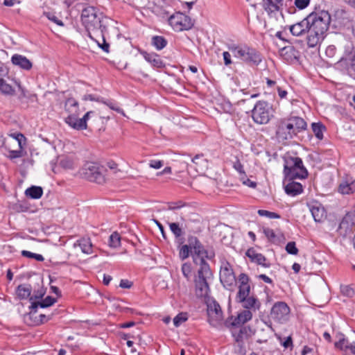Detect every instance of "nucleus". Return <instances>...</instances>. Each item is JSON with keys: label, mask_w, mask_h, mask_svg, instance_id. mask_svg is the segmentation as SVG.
Listing matches in <instances>:
<instances>
[{"label": "nucleus", "mask_w": 355, "mask_h": 355, "mask_svg": "<svg viewBox=\"0 0 355 355\" xmlns=\"http://www.w3.org/2000/svg\"><path fill=\"white\" fill-rule=\"evenodd\" d=\"M132 286V283L128 279H121L119 286L123 288H130Z\"/></svg>", "instance_id": "62"}, {"label": "nucleus", "mask_w": 355, "mask_h": 355, "mask_svg": "<svg viewBox=\"0 0 355 355\" xmlns=\"http://www.w3.org/2000/svg\"><path fill=\"white\" fill-rule=\"evenodd\" d=\"M32 287L30 284H20L17 288V295L21 300L27 299L31 297Z\"/></svg>", "instance_id": "30"}, {"label": "nucleus", "mask_w": 355, "mask_h": 355, "mask_svg": "<svg viewBox=\"0 0 355 355\" xmlns=\"http://www.w3.org/2000/svg\"><path fill=\"white\" fill-rule=\"evenodd\" d=\"M310 3V0H295V6L300 9H304L306 8Z\"/></svg>", "instance_id": "53"}, {"label": "nucleus", "mask_w": 355, "mask_h": 355, "mask_svg": "<svg viewBox=\"0 0 355 355\" xmlns=\"http://www.w3.org/2000/svg\"><path fill=\"white\" fill-rule=\"evenodd\" d=\"M85 178L90 182L103 184L105 182V173L106 170L97 164L92 163L85 168Z\"/></svg>", "instance_id": "10"}, {"label": "nucleus", "mask_w": 355, "mask_h": 355, "mask_svg": "<svg viewBox=\"0 0 355 355\" xmlns=\"http://www.w3.org/2000/svg\"><path fill=\"white\" fill-rule=\"evenodd\" d=\"M11 61L14 65L24 70H30L33 67L32 62L26 57L19 54H14L11 58Z\"/></svg>", "instance_id": "22"}, {"label": "nucleus", "mask_w": 355, "mask_h": 355, "mask_svg": "<svg viewBox=\"0 0 355 355\" xmlns=\"http://www.w3.org/2000/svg\"><path fill=\"white\" fill-rule=\"evenodd\" d=\"M281 56L287 62H293L299 58L300 53L293 46H287L280 51Z\"/></svg>", "instance_id": "20"}, {"label": "nucleus", "mask_w": 355, "mask_h": 355, "mask_svg": "<svg viewBox=\"0 0 355 355\" xmlns=\"http://www.w3.org/2000/svg\"><path fill=\"white\" fill-rule=\"evenodd\" d=\"M0 92L4 95L12 96L15 94V89L4 79L0 78Z\"/></svg>", "instance_id": "35"}, {"label": "nucleus", "mask_w": 355, "mask_h": 355, "mask_svg": "<svg viewBox=\"0 0 355 355\" xmlns=\"http://www.w3.org/2000/svg\"><path fill=\"white\" fill-rule=\"evenodd\" d=\"M45 15L46 16V17L49 19L55 22L56 24L61 26H62L64 25L63 22L61 20L58 19V18L56 16H55L53 14L48 12V13H45Z\"/></svg>", "instance_id": "54"}, {"label": "nucleus", "mask_w": 355, "mask_h": 355, "mask_svg": "<svg viewBox=\"0 0 355 355\" xmlns=\"http://www.w3.org/2000/svg\"><path fill=\"white\" fill-rule=\"evenodd\" d=\"M187 320V313H180L173 319V323L175 327H179L182 322Z\"/></svg>", "instance_id": "46"}, {"label": "nucleus", "mask_w": 355, "mask_h": 355, "mask_svg": "<svg viewBox=\"0 0 355 355\" xmlns=\"http://www.w3.org/2000/svg\"><path fill=\"white\" fill-rule=\"evenodd\" d=\"M220 281L225 288L234 291L237 279L235 277L232 266L228 261L222 262L220 270Z\"/></svg>", "instance_id": "8"}, {"label": "nucleus", "mask_w": 355, "mask_h": 355, "mask_svg": "<svg viewBox=\"0 0 355 355\" xmlns=\"http://www.w3.org/2000/svg\"><path fill=\"white\" fill-rule=\"evenodd\" d=\"M250 331V328L246 326L242 327L239 331L232 332V336L236 343H242L245 338L248 336V333Z\"/></svg>", "instance_id": "31"}, {"label": "nucleus", "mask_w": 355, "mask_h": 355, "mask_svg": "<svg viewBox=\"0 0 355 355\" xmlns=\"http://www.w3.org/2000/svg\"><path fill=\"white\" fill-rule=\"evenodd\" d=\"M182 272L187 279H189L191 273V266L189 263H184L182 265Z\"/></svg>", "instance_id": "48"}, {"label": "nucleus", "mask_w": 355, "mask_h": 355, "mask_svg": "<svg viewBox=\"0 0 355 355\" xmlns=\"http://www.w3.org/2000/svg\"><path fill=\"white\" fill-rule=\"evenodd\" d=\"M101 36L103 38V43L101 44L98 42V46L106 53L109 52L110 44L105 42L104 33H101Z\"/></svg>", "instance_id": "59"}, {"label": "nucleus", "mask_w": 355, "mask_h": 355, "mask_svg": "<svg viewBox=\"0 0 355 355\" xmlns=\"http://www.w3.org/2000/svg\"><path fill=\"white\" fill-rule=\"evenodd\" d=\"M207 311L209 323L214 327H218L223 320V314L219 304L213 298L207 301Z\"/></svg>", "instance_id": "9"}, {"label": "nucleus", "mask_w": 355, "mask_h": 355, "mask_svg": "<svg viewBox=\"0 0 355 355\" xmlns=\"http://www.w3.org/2000/svg\"><path fill=\"white\" fill-rule=\"evenodd\" d=\"M290 308L284 302H277L272 306L270 317L279 323H284L289 319Z\"/></svg>", "instance_id": "11"}, {"label": "nucleus", "mask_w": 355, "mask_h": 355, "mask_svg": "<svg viewBox=\"0 0 355 355\" xmlns=\"http://www.w3.org/2000/svg\"><path fill=\"white\" fill-rule=\"evenodd\" d=\"M109 245L110 247L116 248L121 245V236L117 232L112 233L109 239Z\"/></svg>", "instance_id": "38"}, {"label": "nucleus", "mask_w": 355, "mask_h": 355, "mask_svg": "<svg viewBox=\"0 0 355 355\" xmlns=\"http://www.w3.org/2000/svg\"><path fill=\"white\" fill-rule=\"evenodd\" d=\"M83 99L84 101H97V102H104L103 98L101 96H96L93 94H86L83 96Z\"/></svg>", "instance_id": "52"}, {"label": "nucleus", "mask_w": 355, "mask_h": 355, "mask_svg": "<svg viewBox=\"0 0 355 355\" xmlns=\"http://www.w3.org/2000/svg\"><path fill=\"white\" fill-rule=\"evenodd\" d=\"M22 156L21 150H10L9 152L8 157L10 159H15L21 157Z\"/></svg>", "instance_id": "61"}, {"label": "nucleus", "mask_w": 355, "mask_h": 355, "mask_svg": "<svg viewBox=\"0 0 355 355\" xmlns=\"http://www.w3.org/2000/svg\"><path fill=\"white\" fill-rule=\"evenodd\" d=\"M81 21L88 32L89 37L92 40L94 38L92 32L103 33L107 31L106 26L103 24L102 13L98 12L93 6L87 7L82 10Z\"/></svg>", "instance_id": "3"}, {"label": "nucleus", "mask_w": 355, "mask_h": 355, "mask_svg": "<svg viewBox=\"0 0 355 355\" xmlns=\"http://www.w3.org/2000/svg\"><path fill=\"white\" fill-rule=\"evenodd\" d=\"M188 245L191 250L193 249L194 246H196L200 243V241L196 236H190L188 239Z\"/></svg>", "instance_id": "58"}, {"label": "nucleus", "mask_w": 355, "mask_h": 355, "mask_svg": "<svg viewBox=\"0 0 355 355\" xmlns=\"http://www.w3.org/2000/svg\"><path fill=\"white\" fill-rule=\"evenodd\" d=\"M78 246L80 248L81 251L85 254H89L93 252V245L89 238L83 237L76 241L73 243V247L76 248Z\"/></svg>", "instance_id": "26"}, {"label": "nucleus", "mask_w": 355, "mask_h": 355, "mask_svg": "<svg viewBox=\"0 0 355 355\" xmlns=\"http://www.w3.org/2000/svg\"><path fill=\"white\" fill-rule=\"evenodd\" d=\"M25 194L32 199H39L43 194V189L41 187L31 186L25 191Z\"/></svg>", "instance_id": "32"}, {"label": "nucleus", "mask_w": 355, "mask_h": 355, "mask_svg": "<svg viewBox=\"0 0 355 355\" xmlns=\"http://www.w3.org/2000/svg\"><path fill=\"white\" fill-rule=\"evenodd\" d=\"M233 166L241 175H245L243 166L239 159H236V162H234Z\"/></svg>", "instance_id": "55"}, {"label": "nucleus", "mask_w": 355, "mask_h": 355, "mask_svg": "<svg viewBox=\"0 0 355 355\" xmlns=\"http://www.w3.org/2000/svg\"><path fill=\"white\" fill-rule=\"evenodd\" d=\"M252 313L250 310H243L234 318V320L231 322V326L236 327L248 322L252 319Z\"/></svg>", "instance_id": "25"}, {"label": "nucleus", "mask_w": 355, "mask_h": 355, "mask_svg": "<svg viewBox=\"0 0 355 355\" xmlns=\"http://www.w3.org/2000/svg\"><path fill=\"white\" fill-rule=\"evenodd\" d=\"M291 33L295 36H300L306 31L309 34V24L307 17L300 22L296 23L290 26Z\"/></svg>", "instance_id": "19"}, {"label": "nucleus", "mask_w": 355, "mask_h": 355, "mask_svg": "<svg viewBox=\"0 0 355 355\" xmlns=\"http://www.w3.org/2000/svg\"><path fill=\"white\" fill-rule=\"evenodd\" d=\"M228 49L235 58L249 64L258 66L262 61V55L257 49L248 46H241L234 44H229Z\"/></svg>", "instance_id": "5"}, {"label": "nucleus", "mask_w": 355, "mask_h": 355, "mask_svg": "<svg viewBox=\"0 0 355 355\" xmlns=\"http://www.w3.org/2000/svg\"><path fill=\"white\" fill-rule=\"evenodd\" d=\"M224 63L226 66H229L232 63V61L231 60V55L228 51H224L223 53Z\"/></svg>", "instance_id": "60"}, {"label": "nucleus", "mask_w": 355, "mask_h": 355, "mask_svg": "<svg viewBox=\"0 0 355 355\" xmlns=\"http://www.w3.org/2000/svg\"><path fill=\"white\" fill-rule=\"evenodd\" d=\"M311 127L315 137L319 140H322L323 139V132L326 130L325 126L322 123H313Z\"/></svg>", "instance_id": "34"}, {"label": "nucleus", "mask_w": 355, "mask_h": 355, "mask_svg": "<svg viewBox=\"0 0 355 355\" xmlns=\"http://www.w3.org/2000/svg\"><path fill=\"white\" fill-rule=\"evenodd\" d=\"M278 95L280 97V98H284L287 96V92L284 89H283L281 87H277Z\"/></svg>", "instance_id": "63"}, {"label": "nucleus", "mask_w": 355, "mask_h": 355, "mask_svg": "<svg viewBox=\"0 0 355 355\" xmlns=\"http://www.w3.org/2000/svg\"><path fill=\"white\" fill-rule=\"evenodd\" d=\"M149 165L151 168L158 169L164 165V162L163 161L153 159L150 160Z\"/></svg>", "instance_id": "57"}, {"label": "nucleus", "mask_w": 355, "mask_h": 355, "mask_svg": "<svg viewBox=\"0 0 355 355\" xmlns=\"http://www.w3.org/2000/svg\"><path fill=\"white\" fill-rule=\"evenodd\" d=\"M245 255L252 262H254L259 265H261L265 268H269L270 266V263H267L266 257L261 253L257 252L256 250L252 248L248 249L246 251Z\"/></svg>", "instance_id": "18"}, {"label": "nucleus", "mask_w": 355, "mask_h": 355, "mask_svg": "<svg viewBox=\"0 0 355 355\" xmlns=\"http://www.w3.org/2000/svg\"><path fill=\"white\" fill-rule=\"evenodd\" d=\"M21 255L24 257L35 259L38 261H43L44 259L42 254L33 253L27 250H22Z\"/></svg>", "instance_id": "43"}, {"label": "nucleus", "mask_w": 355, "mask_h": 355, "mask_svg": "<svg viewBox=\"0 0 355 355\" xmlns=\"http://www.w3.org/2000/svg\"><path fill=\"white\" fill-rule=\"evenodd\" d=\"M310 211L315 222L320 223L326 218L325 209L320 205H313L310 208Z\"/></svg>", "instance_id": "28"}, {"label": "nucleus", "mask_w": 355, "mask_h": 355, "mask_svg": "<svg viewBox=\"0 0 355 355\" xmlns=\"http://www.w3.org/2000/svg\"><path fill=\"white\" fill-rule=\"evenodd\" d=\"M168 22L175 31L189 30L193 26L191 18L180 12L171 15Z\"/></svg>", "instance_id": "12"}, {"label": "nucleus", "mask_w": 355, "mask_h": 355, "mask_svg": "<svg viewBox=\"0 0 355 355\" xmlns=\"http://www.w3.org/2000/svg\"><path fill=\"white\" fill-rule=\"evenodd\" d=\"M190 252H191V249L189 245H182L181 247V248L180 250V252H179L180 257L182 259H185L188 258L189 256Z\"/></svg>", "instance_id": "50"}, {"label": "nucleus", "mask_w": 355, "mask_h": 355, "mask_svg": "<svg viewBox=\"0 0 355 355\" xmlns=\"http://www.w3.org/2000/svg\"><path fill=\"white\" fill-rule=\"evenodd\" d=\"M57 302L56 298L51 296H47L44 299H42L41 301L33 302L30 306V317H33L37 312V308L40 307L42 309L49 307L54 304Z\"/></svg>", "instance_id": "16"}, {"label": "nucleus", "mask_w": 355, "mask_h": 355, "mask_svg": "<svg viewBox=\"0 0 355 355\" xmlns=\"http://www.w3.org/2000/svg\"><path fill=\"white\" fill-rule=\"evenodd\" d=\"M169 227L172 233L175 235L176 238H179L183 235V231L182 228L180 227L179 223H169Z\"/></svg>", "instance_id": "40"}, {"label": "nucleus", "mask_w": 355, "mask_h": 355, "mask_svg": "<svg viewBox=\"0 0 355 355\" xmlns=\"http://www.w3.org/2000/svg\"><path fill=\"white\" fill-rule=\"evenodd\" d=\"M151 44L157 50L159 51L166 46L168 42L163 36L155 35L152 37Z\"/></svg>", "instance_id": "33"}, {"label": "nucleus", "mask_w": 355, "mask_h": 355, "mask_svg": "<svg viewBox=\"0 0 355 355\" xmlns=\"http://www.w3.org/2000/svg\"><path fill=\"white\" fill-rule=\"evenodd\" d=\"M36 314H35L33 318H35V324L36 325H39V324H44L46 322H48L49 320L51 319V316L52 315H46V314H40L38 315V317L37 315H35ZM32 318V317H31Z\"/></svg>", "instance_id": "41"}, {"label": "nucleus", "mask_w": 355, "mask_h": 355, "mask_svg": "<svg viewBox=\"0 0 355 355\" xmlns=\"http://www.w3.org/2000/svg\"><path fill=\"white\" fill-rule=\"evenodd\" d=\"M285 348H288L293 346V340L291 336L286 338V339L282 343Z\"/></svg>", "instance_id": "64"}, {"label": "nucleus", "mask_w": 355, "mask_h": 355, "mask_svg": "<svg viewBox=\"0 0 355 355\" xmlns=\"http://www.w3.org/2000/svg\"><path fill=\"white\" fill-rule=\"evenodd\" d=\"M238 302L242 304V306L246 310L252 309L253 311L258 310L260 307V302L258 299L254 296L244 297V300L240 298L236 300Z\"/></svg>", "instance_id": "21"}, {"label": "nucleus", "mask_w": 355, "mask_h": 355, "mask_svg": "<svg viewBox=\"0 0 355 355\" xmlns=\"http://www.w3.org/2000/svg\"><path fill=\"white\" fill-rule=\"evenodd\" d=\"M202 266L199 267L195 277L196 295L200 297H206L209 291L208 281L212 279L213 274L209 263L201 261Z\"/></svg>", "instance_id": "6"}, {"label": "nucleus", "mask_w": 355, "mask_h": 355, "mask_svg": "<svg viewBox=\"0 0 355 355\" xmlns=\"http://www.w3.org/2000/svg\"><path fill=\"white\" fill-rule=\"evenodd\" d=\"M94 114V111L87 112L83 118L78 119L74 114H70L65 119V122L72 128L78 130H85L87 128V122L92 115Z\"/></svg>", "instance_id": "14"}, {"label": "nucleus", "mask_w": 355, "mask_h": 355, "mask_svg": "<svg viewBox=\"0 0 355 355\" xmlns=\"http://www.w3.org/2000/svg\"><path fill=\"white\" fill-rule=\"evenodd\" d=\"M284 187L286 193L291 196H295L297 195L300 194L303 191L302 185L296 182L293 180H290Z\"/></svg>", "instance_id": "27"}, {"label": "nucleus", "mask_w": 355, "mask_h": 355, "mask_svg": "<svg viewBox=\"0 0 355 355\" xmlns=\"http://www.w3.org/2000/svg\"><path fill=\"white\" fill-rule=\"evenodd\" d=\"M307 128V123L302 117L289 116L278 119L275 124V136L279 142L291 140Z\"/></svg>", "instance_id": "2"}, {"label": "nucleus", "mask_w": 355, "mask_h": 355, "mask_svg": "<svg viewBox=\"0 0 355 355\" xmlns=\"http://www.w3.org/2000/svg\"><path fill=\"white\" fill-rule=\"evenodd\" d=\"M263 232L270 241H275L276 239V234L273 230L268 227H265L263 229Z\"/></svg>", "instance_id": "51"}, {"label": "nucleus", "mask_w": 355, "mask_h": 355, "mask_svg": "<svg viewBox=\"0 0 355 355\" xmlns=\"http://www.w3.org/2000/svg\"><path fill=\"white\" fill-rule=\"evenodd\" d=\"M193 254V261L196 266L201 267V261L205 263H208L205 258L211 260L215 257V252L213 250H205L203 245L200 242L196 246H194Z\"/></svg>", "instance_id": "13"}, {"label": "nucleus", "mask_w": 355, "mask_h": 355, "mask_svg": "<svg viewBox=\"0 0 355 355\" xmlns=\"http://www.w3.org/2000/svg\"><path fill=\"white\" fill-rule=\"evenodd\" d=\"M193 164L196 167V170L202 169L206 165V159L204 158L203 154H198L191 159Z\"/></svg>", "instance_id": "36"}, {"label": "nucleus", "mask_w": 355, "mask_h": 355, "mask_svg": "<svg viewBox=\"0 0 355 355\" xmlns=\"http://www.w3.org/2000/svg\"><path fill=\"white\" fill-rule=\"evenodd\" d=\"M307 18L309 24V34L306 38L307 44L313 48L324 39L331 21V16L328 11L321 10L311 13Z\"/></svg>", "instance_id": "1"}, {"label": "nucleus", "mask_w": 355, "mask_h": 355, "mask_svg": "<svg viewBox=\"0 0 355 355\" xmlns=\"http://www.w3.org/2000/svg\"><path fill=\"white\" fill-rule=\"evenodd\" d=\"M353 225V222L350 215H346L342 219L338 230H342L345 229V233H347L348 230H352V227Z\"/></svg>", "instance_id": "37"}, {"label": "nucleus", "mask_w": 355, "mask_h": 355, "mask_svg": "<svg viewBox=\"0 0 355 355\" xmlns=\"http://www.w3.org/2000/svg\"><path fill=\"white\" fill-rule=\"evenodd\" d=\"M336 338H338V341L334 344L336 348L343 349L345 347L346 349H349L350 352L355 355V342L349 343L348 340L345 339L343 334H338Z\"/></svg>", "instance_id": "23"}, {"label": "nucleus", "mask_w": 355, "mask_h": 355, "mask_svg": "<svg viewBox=\"0 0 355 355\" xmlns=\"http://www.w3.org/2000/svg\"><path fill=\"white\" fill-rule=\"evenodd\" d=\"M340 292L343 295L349 297H353L355 293L354 288L349 285L340 286Z\"/></svg>", "instance_id": "45"}, {"label": "nucleus", "mask_w": 355, "mask_h": 355, "mask_svg": "<svg viewBox=\"0 0 355 355\" xmlns=\"http://www.w3.org/2000/svg\"><path fill=\"white\" fill-rule=\"evenodd\" d=\"M141 54L144 56V59L154 67L162 68L164 67L163 61L157 54L149 53L146 51H141Z\"/></svg>", "instance_id": "24"}, {"label": "nucleus", "mask_w": 355, "mask_h": 355, "mask_svg": "<svg viewBox=\"0 0 355 355\" xmlns=\"http://www.w3.org/2000/svg\"><path fill=\"white\" fill-rule=\"evenodd\" d=\"M64 107H65V110L67 112H72L73 111V108H74L75 110L78 109V103L73 98H69L65 101Z\"/></svg>", "instance_id": "39"}, {"label": "nucleus", "mask_w": 355, "mask_h": 355, "mask_svg": "<svg viewBox=\"0 0 355 355\" xmlns=\"http://www.w3.org/2000/svg\"><path fill=\"white\" fill-rule=\"evenodd\" d=\"M284 173L288 180L304 179L308 176V171L303 165L300 157L286 155L284 158Z\"/></svg>", "instance_id": "4"}, {"label": "nucleus", "mask_w": 355, "mask_h": 355, "mask_svg": "<svg viewBox=\"0 0 355 355\" xmlns=\"http://www.w3.org/2000/svg\"><path fill=\"white\" fill-rule=\"evenodd\" d=\"M60 165L65 169H72L74 168V162L70 157H63L60 161Z\"/></svg>", "instance_id": "42"}, {"label": "nucleus", "mask_w": 355, "mask_h": 355, "mask_svg": "<svg viewBox=\"0 0 355 355\" xmlns=\"http://www.w3.org/2000/svg\"><path fill=\"white\" fill-rule=\"evenodd\" d=\"M284 0H262V8L270 15L281 10Z\"/></svg>", "instance_id": "17"}, {"label": "nucleus", "mask_w": 355, "mask_h": 355, "mask_svg": "<svg viewBox=\"0 0 355 355\" xmlns=\"http://www.w3.org/2000/svg\"><path fill=\"white\" fill-rule=\"evenodd\" d=\"M101 103H103V104H105L106 105H107L111 110H115L118 113H121L122 114H124L123 110L122 109H121L120 107H116L113 103L109 102V101H105V100H104V102H101Z\"/></svg>", "instance_id": "56"}, {"label": "nucleus", "mask_w": 355, "mask_h": 355, "mask_svg": "<svg viewBox=\"0 0 355 355\" xmlns=\"http://www.w3.org/2000/svg\"><path fill=\"white\" fill-rule=\"evenodd\" d=\"M46 291L41 288L40 289L35 291L33 296L30 297L29 301L32 303L33 300H42L45 295Z\"/></svg>", "instance_id": "49"}, {"label": "nucleus", "mask_w": 355, "mask_h": 355, "mask_svg": "<svg viewBox=\"0 0 355 355\" xmlns=\"http://www.w3.org/2000/svg\"><path fill=\"white\" fill-rule=\"evenodd\" d=\"M239 291L236 294V300L244 297H248L250 293V278L245 273H241L237 279Z\"/></svg>", "instance_id": "15"}, {"label": "nucleus", "mask_w": 355, "mask_h": 355, "mask_svg": "<svg viewBox=\"0 0 355 355\" xmlns=\"http://www.w3.org/2000/svg\"><path fill=\"white\" fill-rule=\"evenodd\" d=\"M260 216H265L269 218H280L281 216L277 213L264 209H259L257 211Z\"/></svg>", "instance_id": "44"}, {"label": "nucleus", "mask_w": 355, "mask_h": 355, "mask_svg": "<svg viewBox=\"0 0 355 355\" xmlns=\"http://www.w3.org/2000/svg\"><path fill=\"white\" fill-rule=\"evenodd\" d=\"M338 191L342 194H352L355 192V180L351 181H344L338 187Z\"/></svg>", "instance_id": "29"}, {"label": "nucleus", "mask_w": 355, "mask_h": 355, "mask_svg": "<svg viewBox=\"0 0 355 355\" xmlns=\"http://www.w3.org/2000/svg\"><path fill=\"white\" fill-rule=\"evenodd\" d=\"M286 250L288 254L293 255L297 254L299 252L294 241H290L286 244Z\"/></svg>", "instance_id": "47"}, {"label": "nucleus", "mask_w": 355, "mask_h": 355, "mask_svg": "<svg viewBox=\"0 0 355 355\" xmlns=\"http://www.w3.org/2000/svg\"><path fill=\"white\" fill-rule=\"evenodd\" d=\"M273 116L272 106L266 101H259L252 110V118L255 123L265 125Z\"/></svg>", "instance_id": "7"}]
</instances>
